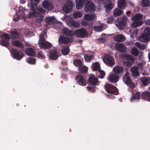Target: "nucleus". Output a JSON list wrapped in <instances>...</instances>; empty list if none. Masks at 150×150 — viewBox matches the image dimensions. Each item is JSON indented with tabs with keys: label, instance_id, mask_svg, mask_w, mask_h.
<instances>
[{
	"label": "nucleus",
	"instance_id": "obj_1",
	"mask_svg": "<svg viewBox=\"0 0 150 150\" xmlns=\"http://www.w3.org/2000/svg\"><path fill=\"white\" fill-rule=\"evenodd\" d=\"M140 41L146 42L150 39V27L145 28L142 35L139 38Z\"/></svg>",
	"mask_w": 150,
	"mask_h": 150
},
{
	"label": "nucleus",
	"instance_id": "obj_2",
	"mask_svg": "<svg viewBox=\"0 0 150 150\" xmlns=\"http://www.w3.org/2000/svg\"><path fill=\"white\" fill-rule=\"evenodd\" d=\"M103 60L104 62L108 66L112 67L115 64L114 57L109 54L104 55Z\"/></svg>",
	"mask_w": 150,
	"mask_h": 150
},
{
	"label": "nucleus",
	"instance_id": "obj_3",
	"mask_svg": "<svg viewBox=\"0 0 150 150\" xmlns=\"http://www.w3.org/2000/svg\"><path fill=\"white\" fill-rule=\"evenodd\" d=\"M40 39L39 40L38 44L40 48L49 49L51 47L52 44L50 42L47 41L41 35H40Z\"/></svg>",
	"mask_w": 150,
	"mask_h": 150
},
{
	"label": "nucleus",
	"instance_id": "obj_4",
	"mask_svg": "<svg viewBox=\"0 0 150 150\" xmlns=\"http://www.w3.org/2000/svg\"><path fill=\"white\" fill-rule=\"evenodd\" d=\"M127 18L126 16L120 17L115 19V22L116 25L119 28L122 29L125 27L127 23Z\"/></svg>",
	"mask_w": 150,
	"mask_h": 150
},
{
	"label": "nucleus",
	"instance_id": "obj_5",
	"mask_svg": "<svg viewBox=\"0 0 150 150\" xmlns=\"http://www.w3.org/2000/svg\"><path fill=\"white\" fill-rule=\"evenodd\" d=\"M104 87L105 90L108 93L117 95L118 93L117 88L112 84H106Z\"/></svg>",
	"mask_w": 150,
	"mask_h": 150
},
{
	"label": "nucleus",
	"instance_id": "obj_6",
	"mask_svg": "<svg viewBox=\"0 0 150 150\" xmlns=\"http://www.w3.org/2000/svg\"><path fill=\"white\" fill-rule=\"evenodd\" d=\"M123 81L125 83H126L128 86L131 88L135 87L134 83L131 79L128 72L125 73L123 76Z\"/></svg>",
	"mask_w": 150,
	"mask_h": 150
},
{
	"label": "nucleus",
	"instance_id": "obj_7",
	"mask_svg": "<svg viewBox=\"0 0 150 150\" xmlns=\"http://www.w3.org/2000/svg\"><path fill=\"white\" fill-rule=\"evenodd\" d=\"M88 35V32L86 30L81 28L76 30L74 31V35H76L78 37L84 38Z\"/></svg>",
	"mask_w": 150,
	"mask_h": 150
},
{
	"label": "nucleus",
	"instance_id": "obj_8",
	"mask_svg": "<svg viewBox=\"0 0 150 150\" xmlns=\"http://www.w3.org/2000/svg\"><path fill=\"white\" fill-rule=\"evenodd\" d=\"M11 52L15 58L18 60H20L23 56L22 52L17 49L13 48L11 49Z\"/></svg>",
	"mask_w": 150,
	"mask_h": 150
},
{
	"label": "nucleus",
	"instance_id": "obj_9",
	"mask_svg": "<svg viewBox=\"0 0 150 150\" xmlns=\"http://www.w3.org/2000/svg\"><path fill=\"white\" fill-rule=\"evenodd\" d=\"M41 13L39 12H32L30 13H28V14L26 15V16L28 18L37 17V21L40 22L43 20V17L41 16Z\"/></svg>",
	"mask_w": 150,
	"mask_h": 150
},
{
	"label": "nucleus",
	"instance_id": "obj_10",
	"mask_svg": "<svg viewBox=\"0 0 150 150\" xmlns=\"http://www.w3.org/2000/svg\"><path fill=\"white\" fill-rule=\"evenodd\" d=\"M95 4L91 1L87 2L85 4L84 11L86 13H90L94 11Z\"/></svg>",
	"mask_w": 150,
	"mask_h": 150
},
{
	"label": "nucleus",
	"instance_id": "obj_11",
	"mask_svg": "<svg viewBox=\"0 0 150 150\" xmlns=\"http://www.w3.org/2000/svg\"><path fill=\"white\" fill-rule=\"evenodd\" d=\"M73 4L70 1H68L62 8L63 11L65 13H69L73 9Z\"/></svg>",
	"mask_w": 150,
	"mask_h": 150
},
{
	"label": "nucleus",
	"instance_id": "obj_12",
	"mask_svg": "<svg viewBox=\"0 0 150 150\" xmlns=\"http://www.w3.org/2000/svg\"><path fill=\"white\" fill-rule=\"evenodd\" d=\"M113 71L114 73L119 75H121L123 73L124 69L121 66H117L113 68Z\"/></svg>",
	"mask_w": 150,
	"mask_h": 150
},
{
	"label": "nucleus",
	"instance_id": "obj_13",
	"mask_svg": "<svg viewBox=\"0 0 150 150\" xmlns=\"http://www.w3.org/2000/svg\"><path fill=\"white\" fill-rule=\"evenodd\" d=\"M76 80L79 85L85 86L86 84V81L82 75H78L76 77Z\"/></svg>",
	"mask_w": 150,
	"mask_h": 150
},
{
	"label": "nucleus",
	"instance_id": "obj_14",
	"mask_svg": "<svg viewBox=\"0 0 150 150\" xmlns=\"http://www.w3.org/2000/svg\"><path fill=\"white\" fill-rule=\"evenodd\" d=\"M119 75L114 73L111 74L109 76L108 80L110 82L115 83L118 81Z\"/></svg>",
	"mask_w": 150,
	"mask_h": 150
},
{
	"label": "nucleus",
	"instance_id": "obj_15",
	"mask_svg": "<svg viewBox=\"0 0 150 150\" xmlns=\"http://www.w3.org/2000/svg\"><path fill=\"white\" fill-rule=\"evenodd\" d=\"M42 6L44 8L49 10H52L53 8V5L47 0H45L43 1Z\"/></svg>",
	"mask_w": 150,
	"mask_h": 150
},
{
	"label": "nucleus",
	"instance_id": "obj_16",
	"mask_svg": "<svg viewBox=\"0 0 150 150\" xmlns=\"http://www.w3.org/2000/svg\"><path fill=\"white\" fill-rule=\"evenodd\" d=\"M10 35L11 38L13 40L19 39L21 37V33L16 31H12L10 33Z\"/></svg>",
	"mask_w": 150,
	"mask_h": 150
},
{
	"label": "nucleus",
	"instance_id": "obj_17",
	"mask_svg": "<svg viewBox=\"0 0 150 150\" xmlns=\"http://www.w3.org/2000/svg\"><path fill=\"white\" fill-rule=\"evenodd\" d=\"M58 40L59 43L67 44L70 42L71 40L69 38L64 36H60Z\"/></svg>",
	"mask_w": 150,
	"mask_h": 150
},
{
	"label": "nucleus",
	"instance_id": "obj_18",
	"mask_svg": "<svg viewBox=\"0 0 150 150\" xmlns=\"http://www.w3.org/2000/svg\"><path fill=\"white\" fill-rule=\"evenodd\" d=\"M98 81V79L95 77L91 76L88 78V83L91 85H96Z\"/></svg>",
	"mask_w": 150,
	"mask_h": 150
},
{
	"label": "nucleus",
	"instance_id": "obj_19",
	"mask_svg": "<svg viewBox=\"0 0 150 150\" xmlns=\"http://www.w3.org/2000/svg\"><path fill=\"white\" fill-rule=\"evenodd\" d=\"M62 32L64 35L69 36H72L74 34V31L69 30L66 28L63 29Z\"/></svg>",
	"mask_w": 150,
	"mask_h": 150
},
{
	"label": "nucleus",
	"instance_id": "obj_20",
	"mask_svg": "<svg viewBox=\"0 0 150 150\" xmlns=\"http://www.w3.org/2000/svg\"><path fill=\"white\" fill-rule=\"evenodd\" d=\"M115 49L120 52H124L125 51V47L122 43H117L115 45Z\"/></svg>",
	"mask_w": 150,
	"mask_h": 150
},
{
	"label": "nucleus",
	"instance_id": "obj_21",
	"mask_svg": "<svg viewBox=\"0 0 150 150\" xmlns=\"http://www.w3.org/2000/svg\"><path fill=\"white\" fill-rule=\"evenodd\" d=\"M50 57L52 60H55L57 59L58 56L57 51L55 50L51 51L50 52Z\"/></svg>",
	"mask_w": 150,
	"mask_h": 150
},
{
	"label": "nucleus",
	"instance_id": "obj_22",
	"mask_svg": "<svg viewBox=\"0 0 150 150\" xmlns=\"http://www.w3.org/2000/svg\"><path fill=\"white\" fill-rule=\"evenodd\" d=\"M76 8L79 10L82 8L84 5L85 1L84 0H76Z\"/></svg>",
	"mask_w": 150,
	"mask_h": 150
},
{
	"label": "nucleus",
	"instance_id": "obj_23",
	"mask_svg": "<svg viewBox=\"0 0 150 150\" xmlns=\"http://www.w3.org/2000/svg\"><path fill=\"white\" fill-rule=\"evenodd\" d=\"M140 80L142 85L145 86L148 85L150 83V78L145 77H142L140 78Z\"/></svg>",
	"mask_w": 150,
	"mask_h": 150
},
{
	"label": "nucleus",
	"instance_id": "obj_24",
	"mask_svg": "<svg viewBox=\"0 0 150 150\" xmlns=\"http://www.w3.org/2000/svg\"><path fill=\"white\" fill-rule=\"evenodd\" d=\"M141 98L142 99L149 101L150 100V93L147 91L143 92L141 94Z\"/></svg>",
	"mask_w": 150,
	"mask_h": 150
},
{
	"label": "nucleus",
	"instance_id": "obj_25",
	"mask_svg": "<svg viewBox=\"0 0 150 150\" xmlns=\"http://www.w3.org/2000/svg\"><path fill=\"white\" fill-rule=\"evenodd\" d=\"M114 40L117 42H122L125 40V37L122 35L118 34L114 37Z\"/></svg>",
	"mask_w": 150,
	"mask_h": 150
},
{
	"label": "nucleus",
	"instance_id": "obj_26",
	"mask_svg": "<svg viewBox=\"0 0 150 150\" xmlns=\"http://www.w3.org/2000/svg\"><path fill=\"white\" fill-rule=\"evenodd\" d=\"M139 68L138 67L134 66L130 68L132 75L134 76H137L139 74L138 72Z\"/></svg>",
	"mask_w": 150,
	"mask_h": 150
},
{
	"label": "nucleus",
	"instance_id": "obj_27",
	"mask_svg": "<svg viewBox=\"0 0 150 150\" xmlns=\"http://www.w3.org/2000/svg\"><path fill=\"white\" fill-rule=\"evenodd\" d=\"M104 6L106 8V11L107 12L110 11L113 7L112 2L110 1L107 2L104 4Z\"/></svg>",
	"mask_w": 150,
	"mask_h": 150
},
{
	"label": "nucleus",
	"instance_id": "obj_28",
	"mask_svg": "<svg viewBox=\"0 0 150 150\" xmlns=\"http://www.w3.org/2000/svg\"><path fill=\"white\" fill-rule=\"evenodd\" d=\"M25 51L27 54L30 56H34L35 55L36 53L34 50L31 48L25 49Z\"/></svg>",
	"mask_w": 150,
	"mask_h": 150
},
{
	"label": "nucleus",
	"instance_id": "obj_29",
	"mask_svg": "<svg viewBox=\"0 0 150 150\" xmlns=\"http://www.w3.org/2000/svg\"><path fill=\"white\" fill-rule=\"evenodd\" d=\"M45 21L49 24L51 25L55 22V20L54 17H48L45 18Z\"/></svg>",
	"mask_w": 150,
	"mask_h": 150
},
{
	"label": "nucleus",
	"instance_id": "obj_30",
	"mask_svg": "<svg viewBox=\"0 0 150 150\" xmlns=\"http://www.w3.org/2000/svg\"><path fill=\"white\" fill-rule=\"evenodd\" d=\"M124 57V59H126L127 60V61L134 62L135 61V58L132 55H129L128 54H124L122 56Z\"/></svg>",
	"mask_w": 150,
	"mask_h": 150
},
{
	"label": "nucleus",
	"instance_id": "obj_31",
	"mask_svg": "<svg viewBox=\"0 0 150 150\" xmlns=\"http://www.w3.org/2000/svg\"><path fill=\"white\" fill-rule=\"evenodd\" d=\"M126 6L125 0H119L118 1V6L121 9H124Z\"/></svg>",
	"mask_w": 150,
	"mask_h": 150
},
{
	"label": "nucleus",
	"instance_id": "obj_32",
	"mask_svg": "<svg viewBox=\"0 0 150 150\" xmlns=\"http://www.w3.org/2000/svg\"><path fill=\"white\" fill-rule=\"evenodd\" d=\"M92 69L93 71H98L100 69V64L97 62L92 64Z\"/></svg>",
	"mask_w": 150,
	"mask_h": 150
},
{
	"label": "nucleus",
	"instance_id": "obj_33",
	"mask_svg": "<svg viewBox=\"0 0 150 150\" xmlns=\"http://www.w3.org/2000/svg\"><path fill=\"white\" fill-rule=\"evenodd\" d=\"M95 15L93 14H87L84 16V18L87 21H92L95 18Z\"/></svg>",
	"mask_w": 150,
	"mask_h": 150
},
{
	"label": "nucleus",
	"instance_id": "obj_34",
	"mask_svg": "<svg viewBox=\"0 0 150 150\" xmlns=\"http://www.w3.org/2000/svg\"><path fill=\"white\" fill-rule=\"evenodd\" d=\"M18 13L19 14V15H16L17 16L16 18H15V15H14V16L13 19L15 21H17L19 20L20 16L21 17V18H24L25 17V14L24 12H20V13Z\"/></svg>",
	"mask_w": 150,
	"mask_h": 150
},
{
	"label": "nucleus",
	"instance_id": "obj_35",
	"mask_svg": "<svg viewBox=\"0 0 150 150\" xmlns=\"http://www.w3.org/2000/svg\"><path fill=\"white\" fill-rule=\"evenodd\" d=\"M143 18V15L140 13H137L134 15L132 18V21H140Z\"/></svg>",
	"mask_w": 150,
	"mask_h": 150
},
{
	"label": "nucleus",
	"instance_id": "obj_36",
	"mask_svg": "<svg viewBox=\"0 0 150 150\" xmlns=\"http://www.w3.org/2000/svg\"><path fill=\"white\" fill-rule=\"evenodd\" d=\"M134 21L132 24V27L136 28L141 25L143 23L142 20Z\"/></svg>",
	"mask_w": 150,
	"mask_h": 150
},
{
	"label": "nucleus",
	"instance_id": "obj_37",
	"mask_svg": "<svg viewBox=\"0 0 150 150\" xmlns=\"http://www.w3.org/2000/svg\"><path fill=\"white\" fill-rule=\"evenodd\" d=\"M12 43L13 45L19 47L23 48L24 47L23 44L18 40L13 41Z\"/></svg>",
	"mask_w": 150,
	"mask_h": 150
},
{
	"label": "nucleus",
	"instance_id": "obj_38",
	"mask_svg": "<svg viewBox=\"0 0 150 150\" xmlns=\"http://www.w3.org/2000/svg\"><path fill=\"white\" fill-rule=\"evenodd\" d=\"M123 13L122 10L118 8H116L114 11L113 14L115 16H119L121 15Z\"/></svg>",
	"mask_w": 150,
	"mask_h": 150
},
{
	"label": "nucleus",
	"instance_id": "obj_39",
	"mask_svg": "<svg viewBox=\"0 0 150 150\" xmlns=\"http://www.w3.org/2000/svg\"><path fill=\"white\" fill-rule=\"evenodd\" d=\"M140 98V93L139 92H137L132 94L131 99L138 100Z\"/></svg>",
	"mask_w": 150,
	"mask_h": 150
},
{
	"label": "nucleus",
	"instance_id": "obj_40",
	"mask_svg": "<svg viewBox=\"0 0 150 150\" xmlns=\"http://www.w3.org/2000/svg\"><path fill=\"white\" fill-rule=\"evenodd\" d=\"M150 4L149 0H142L141 5L143 7H147L150 6Z\"/></svg>",
	"mask_w": 150,
	"mask_h": 150
},
{
	"label": "nucleus",
	"instance_id": "obj_41",
	"mask_svg": "<svg viewBox=\"0 0 150 150\" xmlns=\"http://www.w3.org/2000/svg\"><path fill=\"white\" fill-rule=\"evenodd\" d=\"M70 51L69 47L67 46L63 48L62 50V53L64 55L68 54Z\"/></svg>",
	"mask_w": 150,
	"mask_h": 150
},
{
	"label": "nucleus",
	"instance_id": "obj_42",
	"mask_svg": "<svg viewBox=\"0 0 150 150\" xmlns=\"http://www.w3.org/2000/svg\"><path fill=\"white\" fill-rule=\"evenodd\" d=\"M92 55H88L86 54L84 55V59L85 61L87 62H90L93 58Z\"/></svg>",
	"mask_w": 150,
	"mask_h": 150
},
{
	"label": "nucleus",
	"instance_id": "obj_43",
	"mask_svg": "<svg viewBox=\"0 0 150 150\" xmlns=\"http://www.w3.org/2000/svg\"><path fill=\"white\" fill-rule=\"evenodd\" d=\"M74 64L76 66L79 67L82 66V62L79 59L75 60L74 62Z\"/></svg>",
	"mask_w": 150,
	"mask_h": 150
},
{
	"label": "nucleus",
	"instance_id": "obj_44",
	"mask_svg": "<svg viewBox=\"0 0 150 150\" xmlns=\"http://www.w3.org/2000/svg\"><path fill=\"white\" fill-rule=\"evenodd\" d=\"M9 43L8 40H3L0 41V44L6 47L9 46Z\"/></svg>",
	"mask_w": 150,
	"mask_h": 150
},
{
	"label": "nucleus",
	"instance_id": "obj_45",
	"mask_svg": "<svg viewBox=\"0 0 150 150\" xmlns=\"http://www.w3.org/2000/svg\"><path fill=\"white\" fill-rule=\"evenodd\" d=\"M82 13L79 11H77L73 14V16L74 18H76L78 17H81L82 16Z\"/></svg>",
	"mask_w": 150,
	"mask_h": 150
},
{
	"label": "nucleus",
	"instance_id": "obj_46",
	"mask_svg": "<svg viewBox=\"0 0 150 150\" xmlns=\"http://www.w3.org/2000/svg\"><path fill=\"white\" fill-rule=\"evenodd\" d=\"M139 54L137 49L135 47H133L132 50V54L135 56H137Z\"/></svg>",
	"mask_w": 150,
	"mask_h": 150
},
{
	"label": "nucleus",
	"instance_id": "obj_47",
	"mask_svg": "<svg viewBox=\"0 0 150 150\" xmlns=\"http://www.w3.org/2000/svg\"><path fill=\"white\" fill-rule=\"evenodd\" d=\"M27 61L28 63L31 64H35L36 63L35 60L31 57L27 58Z\"/></svg>",
	"mask_w": 150,
	"mask_h": 150
},
{
	"label": "nucleus",
	"instance_id": "obj_48",
	"mask_svg": "<svg viewBox=\"0 0 150 150\" xmlns=\"http://www.w3.org/2000/svg\"><path fill=\"white\" fill-rule=\"evenodd\" d=\"M79 69L80 71L82 73H86L87 71L88 70V68L85 66L80 67Z\"/></svg>",
	"mask_w": 150,
	"mask_h": 150
},
{
	"label": "nucleus",
	"instance_id": "obj_49",
	"mask_svg": "<svg viewBox=\"0 0 150 150\" xmlns=\"http://www.w3.org/2000/svg\"><path fill=\"white\" fill-rule=\"evenodd\" d=\"M30 5V8L32 11H34L35 10V8L36 6H37V4L35 3H28V6H29Z\"/></svg>",
	"mask_w": 150,
	"mask_h": 150
},
{
	"label": "nucleus",
	"instance_id": "obj_50",
	"mask_svg": "<svg viewBox=\"0 0 150 150\" xmlns=\"http://www.w3.org/2000/svg\"><path fill=\"white\" fill-rule=\"evenodd\" d=\"M37 56L38 58L40 59H44L45 58L43 53L40 51H38L37 54Z\"/></svg>",
	"mask_w": 150,
	"mask_h": 150
},
{
	"label": "nucleus",
	"instance_id": "obj_51",
	"mask_svg": "<svg viewBox=\"0 0 150 150\" xmlns=\"http://www.w3.org/2000/svg\"><path fill=\"white\" fill-rule=\"evenodd\" d=\"M136 45L138 47L142 50H144L146 47L145 45H142L140 42H137Z\"/></svg>",
	"mask_w": 150,
	"mask_h": 150
},
{
	"label": "nucleus",
	"instance_id": "obj_52",
	"mask_svg": "<svg viewBox=\"0 0 150 150\" xmlns=\"http://www.w3.org/2000/svg\"><path fill=\"white\" fill-rule=\"evenodd\" d=\"M1 38L2 39H5L6 40H9L11 38L9 35L6 33H4L1 36Z\"/></svg>",
	"mask_w": 150,
	"mask_h": 150
},
{
	"label": "nucleus",
	"instance_id": "obj_53",
	"mask_svg": "<svg viewBox=\"0 0 150 150\" xmlns=\"http://www.w3.org/2000/svg\"><path fill=\"white\" fill-rule=\"evenodd\" d=\"M98 71L100 73V75L99 76V78L101 79L103 78L105 75V72L104 71L100 70V69L98 70Z\"/></svg>",
	"mask_w": 150,
	"mask_h": 150
},
{
	"label": "nucleus",
	"instance_id": "obj_54",
	"mask_svg": "<svg viewBox=\"0 0 150 150\" xmlns=\"http://www.w3.org/2000/svg\"><path fill=\"white\" fill-rule=\"evenodd\" d=\"M115 16H110L107 18V23H111L112 22L114 21Z\"/></svg>",
	"mask_w": 150,
	"mask_h": 150
},
{
	"label": "nucleus",
	"instance_id": "obj_55",
	"mask_svg": "<svg viewBox=\"0 0 150 150\" xmlns=\"http://www.w3.org/2000/svg\"><path fill=\"white\" fill-rule=\"evenodd\" d=\"M71 24L75 28H77L79 25V23L73 21H71Z\"/></svg>",
	"mask_w": 150,
	"mask_h": 150
},
{
	"label": "nucleus",
	"instance_id": "obj_56",
	"mask_svg": "<svg viewBox=\"0 0 150 150\" xmlns=\"http://www.w3.org/2000/svg\"><path fill=\"white\" fill-rule=\"evenodd\" d=\"M103 26H95L94 27V28L97 31H101L102 30H103Z\"/></svg>",
	"mask_w": 150,
	"mask_h": 150
},
{
	"label": "nucleus",
	"instance_id": "obj_57",
	"mask_svg": "<svg viewBox=\"0 0 150 150\" xmlns=\"http://www.w3.org/2000/svg\"><path fill=\"white\" fill-rule=\"evenodd\" d=\"M87 88L89 91H91L92 92H94L95 88V87L88 86L87 87Z\"/></svg>",
	"mask_w": 150,
	"mask_h": 150
},
{
	"label": "nucleus",
	"instance_id": "obj_58",
	"mask_svg": "<svg viewBox=\"0 0 150 150\" xmlns=\"http://www.w3.org/2000/svg\"><path fill=\"white\" fill-rule=\"evenodd\" d=\"M134 62L126 61L125 62L126 64L128 67H130L134 63Z\"/></svg>",
	"mask_w": 150,
	"mask_h": 150
},
{
	"label": "nucleus",
	"instance_id": "obj_59",
	"mask_svg": "<svg viewBox=\"0 0 150 150\" xmlns=\"http://www.w3.org/2000/svg\"><path fill=\"white\" fill-rule=\"evenodd\" d=\"M18 9L19 11L18 13H20V12H24L25 11V9L23 7L21 6H20L18 8Z\"/></svg>",
	"mask_w": 150,
	"mask_h": 150
},
{
	"label": "nucleus",
	"instance_id": "obj_60",
	"mask_svg": "<svg viewBox=\"0 0 150 150\" xmlns=\"http://www.w3.org/2000/svg\"><path fill=\"white\" fill-rule=\"evenodd\" d=\"M105 38H102L98 39V41L100 42L103 43L105 41Z\"/></svg>",
	"mask_w": 150,
	"mask_h": 150
},
{
	"label": "nucleus",
	"instance_id": "obj_61",
	"mask_svg": "<svg viewBox=\"0 0 150 150\" xmlns=\"http://www.w3.org/2000/svg\"><path fill=\"white\" fill-rule=\"evenodd\" d=\"M39 1L40 0H31V2L32 3H35L36 4L38 3Z\"/></svg>",
	"mask_w": 150,
	"mask_h": 150
},
{
	"label": "nucleus",
	"instance_id": "obj_62",
	"mask_svg": "<svg viewBox=\"0 0 150 150\" xmlns=\"http://www.w3.org/2000/svg\"><path fill=\"white\" fill-rule=\"evenodd\" d=\"M145 23L147 25H150V19H148L145 20Z\"/></svg>",
	"mask_w": 150,
	"mask_h": 150
},
{
	"label": "nucleus",
	"instance_id": "obj_63",
	"mask_svg": "<svg viewBox=\"0 0 150 150\" xmlns=\"http://www.w3.org/2000/svg\"><path fill=\"white\" fill-rule=\"evenodd\" d=\"M129 4L132 7H133L134 6V4L132 1H129Z\"/></svg>",
	"mask_w": 150,
	"mask_h": 150
},
{
	"label": "nucleus",
	"instance_id": "obj_64",
	"mask_svg": "<svg viewBox=\"0 0 150 150\" xmlns=\"http://www.w3.org/2000/svg\"><path fill=\"white\" fill-rule=\"evenodd\" d=\"M26 2V1L25 0H21L20 1V3L21 4H25Z\"/></svg>",
	"mask_w": 150,
	"mask_h": 150
}]
</instances>
